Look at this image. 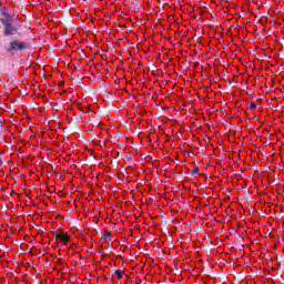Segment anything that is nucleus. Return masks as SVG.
I'll return each mask as SVG.
<instances>
[{"instance_id":"423d86ee","label":"nucleus","mask_w":284,"mask_h":284,"mask_svg":"<svg viewBox=\"0 0 284 284\" xmlns=\"http://www.w3.org/2000/svg\"><path fill=\"white\" fill-rule=\"evenodd\" d=\"M0 7H1V2H0Z\"/></svg>"},{"instance_id":"f03ea898","label":"nucleus","mask_w":284,"mask_h":284,"mask_svg":"<svg viewBox=\"0 0 284 284\" xmlns=\"http://www.w3.org/2000/svg\"><path fill=\"white\" fill-rule=\"evenodd\" d=\"M4 32H6V34H14V32H17V29H14V27H12V24L7 23L6 28H4Z\"/></svg>"},{"instance_id":"39448f33","label":"nucleus","mask_w":284,"mask_h":284,"mask_svg":"<svg viewBox=\"0 0 284 284\" xmlns=\"http://www.w3.org/2000/svg\"><path fill=\"white\" fill-rule=\"evenodd\" d=\"M250 110H256V104L251 103V105H250Z\"/></svg>"},{"instance_id":"20e7f679","label":"nucleus","mask_w":284,"mask_h":284,"mask_svg":"<svg viewBox=\"0 0 284 284\" xmlns=\"http://www.w3.org/2000/svg\"><path fill=\"white\" fill-rule=\"evenodd\" d=\"M115 276H116V278H119V280L123 278V271H122V270H116V271H115Z\"/></svg>"},{"instance_id":"f257e3e1","label":"nucleus","mask_w":284,"mask_h":284,"mask_svg":"<svg viewBox=\"0 0 284 284\" xmlns=\"http://www.w3.org/2000/svg\"><path fill=\"white\" fill-rule=\"evenodd\" d=\"M55 241H58L59 243H61V245H68V243H70V241H72L70 239V235H68L67 233H57L55 235Z\"/></svg>"},{"instance_id":"7ed1b4c3","label":"nucleus","mask_w":284,"mask_h":284,"mask_svg":"<svg viewBox=\"0 0 284 284\" xmlns=\"http://www.w3.org/2000/svg\"><path fill=\"white\" fill-rule=\"evenodd\" d=\"M11 50H23V43L18 41L11 42Z\"/></svg>"}]
</instances>
